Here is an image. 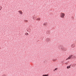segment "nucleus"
Masks as SVG:
<instances>
[{"mask_svg": "<svg viewBox=\"0 0 76 76\" xmlns=\"http://www.w3.org/2000/svg\"><path fill=\"white\" fill-rule=\"evenodd\" d=\"M64 16H65V14L63 13H61L60 14V16L61 18H64Z\"/></svg>", "mask_w": 76, "mask_h": 76, "instance_id": "f257e3e1", "label": "nucleus"}, {"mask_svg": "<svg viewBox=\"0 0 76 76\" xmlns=\"http://www.w3.org/2000/svg\"><path fill=\"white\" fill-rule=\"evenodd\" d=\"M72 55H70V56H69V57L68 58L66 59V60H69V59H70V58H71L72 57Z\"/></svg>", "mask_w": 76, "mask_h": 76, "instance_id": "f03ea898", "label": "nucleus"}, {"mask_svg": "<svg viewBox=\"0 0 76 76\" xmlns=\"http://www.w3.org/2000/svg\"><path fill=\"white\" fill-rule=\"evenodd\" d=\"M43 25L45 26H47V23H45L43 24Z\"/></svg>", "mask_w": 76, "mask_h": 76, "instance_id": "7ed1b4c3", "label": "nucleus"}, {"mask_svg": "<svg viewBox=\"0 0 76 76\" xmlns=\"http://www.w3.org/2000/svg\"><path fill=\"white\" fill-rule=\"evenodd\" d=\"M18 12H19V13L21 14V15H22V13H22V12L21 11H18Z\"/></svg>", "mask_w": 76, "mask_h": 76, "instance_id": "20e7f679", "label": "nucleus"}, {"mask_svg": "<svg viewBox=\"0 0 76 76\" xmlns=\"http://www.w3.org/2000/svg\"><path fill=\"white\" fill-rule=\"evenodd\" d=\"M63 47V45H60L59 46V48H60L61 49V48Z\"/></svg>", "mask_w": 76, "mask_h": 76, "instance_id": "39448f33", "label": "nucleus"}, {"mask_svg": "<svg viewBox=\"0 0 76 76\" xmlns=\"http://www.w3.org/2000/svg\"><path fill=\"white\" fill-rule=\"evenodd\" d=\"M62 50H63V51H64V49H65V48H64L63 47L61 48H60Z\"/></svg>", "mask_w": 76, "mask_h": 76, "instance_id": "423d86ee", "label": "nucleus"}, {"mask_svg": "<svg viewBox=\"0 0 76 76\" xmlns=\"http://www.w3.org/2000/svg\"><path fill=\"white\" fill-rule=\"evenodd\" d=\"M49 74H45L43 75L42 76H48Z\"/></svg>", "mask_w": 76, "mask_h": 76, "instance_id": "0eeeda50", "label": "nucleus"}, {"mask_svg": "<svg viewBox=\"0 0 76 76\" xmlns=\"http://www.w3.org/2000/svg\"><path fill=\"white\" fill-rule=\"evenodd\" d=\"M46 41H47V42H48V41H50V39L47 38V39H46Z\"/></svg>", "mask_w": 76, "mask_h": 76, "instance_id": "6e6552de", "label": "nucleus"}, {"mask_svg": "<svg viewBox=\"0 0 76 76\" xmlns=\"http://www.w3.org/2000/svg\"><path fill=\"white\" fill-rule=\"evenodd\" d=\"M71 47H72V48H73V47H75V45H74V44L72 45H71Z\"/></svg>", "mask_w": 76, "mask_h": 76, "instance_id": "1a4fd4ad", "label": "nucleus"}, {"mask_svg": "<svg viewBox=\"0 0 76 76\" xmlns=\"http://www.w3.org/2000/svg\"><path fill=\"white\" fill-rule=\"evenodd\" d=\"M69 68H70V66H67V69H69Z\"/></svg>", "mask_w": 76, "mask_h": 76, "instance_id": "9d476101", "label": "nucleus"}, {"mask_svg": "<svg viewBox=\"0 0 76 76\" xmlns=\"http://www.w3.org/2000/svg\"><path fill=\"white\" fill-rule=\"evenodd\" d=\"M47 34H50V31H47Z\"/></svg>", "mask_w": 76, "mask_h": 76, "instance_id": "9b49d317", "label": "nucleus"}, {"mask_svg": "<svg viewBox=\"0 0 76 76\" xmlns=\"http://www.w3.org/2000/svg\"><path fill=\"white\" fill-rule=\"evenodd\" d=\"M33 19H34V20H35V19H36L35 18V17H34L33 18Z\"/></svg>", "mask_w": 76, "mask_h": 76, "instance_id": "f8f14e48", "label": "nucleus"}, {"mask_svg": "<svg viewBox=\"0 0 76 76\" xmlns=\"http://www.w3.org/2000/svg\"><path fill=\"white\" fill-rule=\"evenodd\" d=\"M58 69L57 68H56L54 70H57Z\"/></svg>", "mask_w": 76, "mask_h": 76, "instance_id": "ddd939ff", "label": "nucleus"}, {"mask_svg": "<svg viewBox=\"0 0 76 76\" xmlns=\"http://www.w3.org/2000/svg\"><path fill=\"white\" fill-rule=\"evenodd\" d=\"M24 22H28V20H25Z\"/></svg>", "mask_w": 76, "mask_h": 76, "instance_id": "4468645a", "label": "nucleus"}, {"mask_svg": "<svg viewBox=\"0 0 76 76\" xmlns=\"http://www.w3.org/2000/svg\"><path fill=\"white\" fill-rule=\"evenodd\" d=\"M37 20H40V18H37Z\"/></svg>", "mask_w": 76, "mask_h": 76, "instance_id": "2eb2a0df", "label": "nucleus"}, {"mask_svg": "<svg viewBox=\"0 0 76 76\" xmlns=\"http://www.w3.org/2000/svg\"><path fill=\"white\" fill-rule=\"evenodd\" d=\"M1 10V7L0 8V10Z\"/></svg>", "mask_w": 76, "mask_h": 76, "instance_id": "dca6fc26", "label": "nucleus"}, {"mask_svg": "<svg viewBox=\"0 0 76 76\" xmlns=\"http://www.w3.org/2000/svg\"><path fill=\"white\" fill-rule=\"evenodd\" d=\"M28 34H28V33H26V35H28Z\"/></svg>", "mask_w": 76, "mask_h": 76, "instance_id": "f3484780", "label": "nucleus"}, {"mask_svg": "<svg viewBox=\"0 0 76 76\" xmlns=\"http://www.w3.org/2000/svg\"><path fill=\"white\" fill-rule=\"evenodd\" d=\"M25 35H27V34H26V33L25 34Z\"/></svg>", "mask_w": 76, "mask_h": 76, "instance_id": "a211bd4d", "label": "nucleus"}, {"mask_svg": "<svg viewBox=\"0 0 76 76\" xmlns=\"http://www.w3.org/2000/svg\"><path fill=\"white\" fill-rule=\"evenodd\" d=\"M69 66H70H70H72V64L70 65H69Z\"/></svg>", "mask_w": 76, "mask_h": 76, "instance_id": "6ab92c4d", "label": "nucleus"}, {"mask_svg": "<svg viewBox=\"0 0 76 76\" xmlns=\"http://www.w3.org/2000/svg\"><path fill=\"white\" fill-rule=\"evenodd\" d=\"M2 76H4V75H2Z\"/></svg>", "mask_w": 76, "mask_h": 76, "instance_id": "aec40b11", "label": "nucleus"}, {"mask_svg": "<svg viewBox=\"0 0 76 76\" xmlns=\"http://www.w3.org/2000/svg\"><path fill=\"white\" fill-rule=\"evenodd\" d=\"M53 71H55V70H53Z\"/></svg>", "mask_w": 76, "mask_h": 76, "instance_id": "412c9836", "label": "nucleus"}, {"mask_svg": "<svg viewBox=\"0 0 76 76\" xmlns=\"http://www.w3.org/2000/svg\"><path fill=\"white\" fill-rule=\"evenodd\" d=\"M72 66H73V65H72Z\"/></svg>", "mask_w": 76, "mask_h": 76, "instance_id": "4be33fe9", "label": "nucleus"}]
</instances>
